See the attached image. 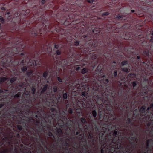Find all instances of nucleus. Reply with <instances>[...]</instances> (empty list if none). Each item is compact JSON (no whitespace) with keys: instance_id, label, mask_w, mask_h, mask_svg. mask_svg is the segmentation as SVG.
<instances>
[{"instance_id":"obj_48","label":"nucleus","mask_w":153,"mask_h":153,"mask_svg":"<svg viewBox=\"0 0 153 153\" xmlns=\"http://www.w3.org/2000/svg\"><path fill=\"white\" fill-rule=\"evenodd\" d=\"M72 94V95H77L79 94V93L77 91H75L73 92Z\"/></svg>"},{"instance_id":"obj_49","label":"nucleus","mask_w":153,"mask_h":153,"mask_svg":"<svg viewBox=\"0 0 153 153\" xmlns=\"http://www.w3.org/2000/svg\"><path fill=\"white\" fill-rule=\"evenodd\" d=\"M120 47H121V45H119V47H118V48H117V50H116L117 49H114V48H113V51H119L120 50Z\"/></svg>"},{"instance_id":"obj_27","label":"nucleus","mask_w":153,"mask_h":153,"mask_svg":"<svg viewBox=\"0 0 153 153\" xmlns=\"http://www.w3.org/2000/svg\"><path fill=\"white\" fill-rule=\"evenodd\" d=\"M6 19L2 16H0V22L1 24H4L5 23Z\"/></svg>"},{"instance_id":"obj_31","label":"nucleus","mask_w":153,"mask_h":153,"mask_svg":"<svg viewBox=\"0 0 153 153\" xmlns=\"http://www.w3.org/2000/svg\"><path fill=\"white\" fill-rule=\"evenodd\" d=\"M103 68L102 65H99L97 68L96 70H97L99 72H100L102 71Z\"/></svg>"},{"instance_id":"obj_13","label":"nucleus","mask_w":153,"mask_h":153,"mask_svg":"<svg viewBox=\"0 0 153 153\" xmlns=\"http://www.w3.org/2000/svg\"><path fill=\"white\" fill-rule=\"evenodd\" d=\"M83 66H81V67L79 66H78L76 67H75V69L76 71H79V70H80L81 71V72L82 74H84L85 73H87L88 72V68H82V69H80L82 68Z\"/></svg>"},{"instance_id":"obj_42","label":"nucleus","mask_w":153,"mask_h":153,"mask_svg":"<svg viewBox=\"0 0 153 153\" xmlns=\"http://www.w3.org/2000/svg\"><path fill=\"white\" fill-rule=\"evenodd\" d=\"M42 18V21L43 22V24L44 23V22H45L46 21V19L45 18V17L44 16H42L41 17Z\"/></svg>"},{"instance_id":"obj_29","label":"nucleus","mask_w":153,"mask_h":153,"mask_svg":"<svg viewBox=\"0 0 153 153\" xmlns=\"http://www.w3.org/2000/svg\"><path fill=\"white\" fill-rule=\"evenodd\" d=\"M131 33L126 32L125 34V36L126 37V39H127L129 38H131Z\"/></svg>"},{"instance_id":"obj_56","label":"nucleus","mask_w":153,"mask_h":153,"mask_svg":"<svg viewBox=\"0 0 153 153\" xmlns=\"http://www.w3.org/2000/svg\"><path fill=\"white\" fill-rule=\"evenodd\" d=\"M40 81H41L40 79V80H38V82H40Z\"/></svg>"},{"instance_id":"obj_59","label":"nucleus","mask_w":153,"mask_h":153,"mask_svg":"<svg viewBox=\"0 0 153 153\" xmlns=\"http://www.w3.org/2000/svg\"><path fill=\"white\" fill-rule=\"evenodd\" d=\"M2 5L3 6H4L5 5V4H4V3L2 4Z\"/></svg>"},{"instance_id":"obj_40","label":"nucleus","mask_w":153,"mask_h":153,"mask_svg":"<svg viewBox=\"0 0 153 153\" xmlns=\"http://www.w3.org/2000/svg\"><path fill=\"white\" fill-rule=\"evenodd\" d=\"M99 100H100L102 102V103L101 104H98L97 105H104V104L103 103V100H102V99H99ZM104 105H108V104H105Z\"/></svg>"},{"instance_id":"obj_61","label":"nucleus","mask_w":153,"mask_h":153,"mask_svg":"<svg viewBox=\"0 0 153 153\" xmlns=\"http://www.w3.org/2000/svg\"><path fill=\"white\" fill-rule=\"evenodd\" d=\"M98 79L99 80H100V77H98Z\"/></svg>"},{"instance_id":"obj_7","label":"nucleus","mask_w":153,"mask_h":153,"mask_svg":"<svg viewBox=\"0 0 153 153\" xmlns=\"http://www.w3.org/2000/svg\"><path fill=\"white\" fill-rule=\"evenodd\" d=\"M92 86V91L94 92V95H96V93H100L101 94L102 97L101 98L105 97L106 98V96H104L102 95V92L104 91H100V85H99L97 83H95L93 84Z\"/></svg>"},{"instance_id":"obj_5","label":"nucleus","mask_w":153,"mask_h":153,"mask_svg":"<svg viewBox=\"0 0 153 153\" xmlns=\"http://www.w3.org/2000/svg\"><path fill=\"white\" fill-rule=\"evenodd\" d=\"M19 55L20 58L18 61L19 66L22 71L25 73L27 71L28 67V66L25 64L26 53L25 52L20 53H19Z\"/></svg>"},{"instance_id":"obj_3","label":"nucleus","mask_w":153,"mask_h":153,"mask_svg":"<svg viewBox=\"0 0 153 153\" xmlns=\"http://www.w3.org/2000/svg\"><path fill=\"white\" fill-rule=\"evenodd\" d=\"M98 43L97 41H94V43L92 45V47L94 48L97 49L100 48V50L102 51L101 53H104L106 51H108V50H111L114 46V44L113 42L109 41L108 40H106V42L102 40V42L100 41V43Z\"/></svg>"},{"instance_id":"obj_25","label":"nucleus","mask_w":153,"mask_h":153,"mask_svg":"<svg viewBox=\"0 0 153 153\" xmlns=\"http://www.w3.org/2000/svg\"><path fill=\"white\" fill-rule=\"evenodd\" d=\"M26 72V75L27 76L30 78V77L32 76L33 74V71L32 70H28Z\"/></svg>"},{"instance_id":"obj_23","label":"nucleus","mask_w":153,"mask_h":153,"mask_svg":"<svg viewBox=\"0 0 153 153\" xmlns=\"http://www.w3.org/2000/svg\"><path fill=\"white\" fill-rule=\"evenodd\" d=\"M36 62L34 60H32L31 59H29L28 62V64L30 66L33 67L35 66H36L37 65Z\"/></svg>"},{"instance_id":"obj_46","label":"nucleus","mask_w":153,"mask_h":153,"mask_svg":"<svg viewBox=\"0 0 153 153\" xmlns=\"http://www.w3.org/2000/svg\"><path fill=\"white\" fill-rule=\"evenodd\" d=\"M149 42L153 44V36H150V39L149 40Z\"/></svg>"},{"instance_id":"obj_26","label":"nucleus","mask_w":153,"mask_h":153,"mask_svg":"<svg viewBox=\"0 0 153 153\" xmlns=\"http://www.w3.org/2000/svg\"><path fill=\"white\" fill-rule=\"evenodd\" d=\"M8 90L4 89H0V94H7V93H9Z\"/></svg>"},{"instance_id":"obj_32","label":"nucleus","mask_w":153,"mask_h":153,"mask_svg":"<svg viewBox=\"0 0 153 153\" xmlns=\"http://www.w3.org/2000/svg\"><path fill=\"white\" fill-rule=\"evenodd\" d=\"M110 14L109 12L107 11L103 13L101 15L102 17H104L107 16Z\"/></svg>"},{"instance_id":"obj_10","label":"nucleus","mask_w":153,"mask_h":153,"mask_svg":"<svg viewBox=\"0 0 153 153\" xmlns=\"http://www.w3.org/2000/svg\"><path fill=\"white\" fill-rule=\"evenodd\" d=\"M111 88L110 87V89L109 90H107L104 91L102 92V95L104 96H106V98L107 99H109L111 97H114V96H115L114 94V91L111 90Z\"/></svg>"},{"instance_id":"obj_45","label":"nucleus","mask_w":153,"mask_h":153,"mask_svg":"<svg viewBox=\"0 0 153 153\" xmlns=\"http://www.w3.org/2000/svg\"><path fill=\"white\" fill-rule=\"evenodd\" d=\"M46 3L45 0H42L39 1V4L43 5Z\"/></svg>"},{"instance_id":"obj_19","label":"nucleus","mask_w":153,"mask_h":153,"mask_svg":"<svg viewBox=\"0 0 153 153\" xmlns=\"http://www.w3.org/2000/svg\"><path fill=\"white\" fill-rule=\"evenodd\" d=\"M61 49H58L56 50H55V53L54 54L55 55V57L57 59H58L60 58V57H61L60 56H59L61 54Z\"/></svg>"},{"instance_id":"obj_52","label":"nucleus","mask_w":153,"mask_h":153,"mask_svg":"<svg viewBox=\"0 0 153 153\" xmlns=\"http://www.w3.org/2000/svg\"><path fill=\"white\" fill-rule=\"evenodd\" d=\"M6 55H7L6 53H2L1 54V55L3 57L6 56Z\"/></svg>"},{"instance_id":"obj_43","label":"nucleus","mask_w":153,"mask_h":153,"mask_svg":"<svg viewBox=\"0 0 153 153\" xmlns=\"http://www.w3.org/2000/svg\"><path fill=\"white\" fill-rule=\"evenodd\" d=\"M41 6H35V7H36V8H38V9H37V12L38 13H39L40 12V9H41V10L42 9L41 8V7H40Z\"/></svg>"},{"instance_id":"obj_4","label":"nucleus","mask_w":153,"mask_h":153,"mask_svg":"<svg viewBox=\"0 0 153 153\" xmlns=\"http://www.w3.org/2000/svg\"><path fill=\"white\" fill-rule=\"evenodd\" d=\"M37 85L35 83H32L30 85L26 86L25 82L21 83L19 84L18 88H19V90L24 91L25 95H28L30 93V90L27 88H31V93L33 95H35L36 93V90L37 87Z\"/></svg>"},{"instance_id":"obj_41","label":"nucleus","mask_w":153,"mask_h":153,"mask_svg":"<svg viewBox=\"0 0 153 153\" xmlns=\"http://www.w3.org/2000/svg\"><path fill=\"white\" fill-rule=\"evenodd\" d=\"M68 97V95L66 93H63L62 97L64 99H67Z\"/></svg>"},{"instance_id":"obj_17","label":"nucleus","mask_w":153,"mask_h":153,"mask_svg":"<svg viewBox=\"0 0 153 153\" xmlns=\"http://www.w3.org/2000/svg\"><path fill=\"white\" fill-rule=\"evenodd\" d=\"M101 80L105 85L107 84L109 82V80L107 78L106 75H103L101 76Z\"/></svg>"},{"instance_id":"obj_44","label":"nucleus","mask_w":153,"mask_h":153,"mask_svg":"<svg viewBox=\"0 0 153 153\" xmlns=\"http://www.w3.org/2000/svg\"><path fill=\"white\" fill-rule=\"evenodd\" d=\"M21 95V94H19V93H18L17 94L14 96V98H18L20 97Z\"/></svg>"},{"instance_id":"obj_12","label":"nucleus","mask_w":153,"mask_h":153,"mask_svg":"<svg viewBox=\"0 0 153 153\" xmlns=\"http://www.w3.org/2000/svg\"><path fill=\"white\" fill-rule=\"evenodd\" d=\"M81 39L85 42H87L92 39V37L91 35L89 34L88 32L87 34H84L82 36H81Z\"/></svg>"},{"instance_id":"obj_28","label":"nucleus","mask_w":153,"mask_h":153,"mask_svg":"<svg viewBox=\"0 0 153 153\" xmlns=\"http://www.w3.org/2000/svg\"><path fill=\"white\" fill-rule=\"evenodd\" d=\"M7 80V78L6 77H1L0 79V86H1V84L6 81Z\"/></svg>"},{"instance_id":"obj_62","label":"nucleus","mask_w":153,"mask_h":153,"mask_svg":"<svg viewBox=\"0 0 153 153\" xmlns=\"http://www.w3.org/2000/svg\"><path fill=\"white\" fill-rule=\"evenodd\" d=\"M105 10H102L101 11V12H102V11H104Z\"/></svg>"},{"instance_id":"obj_60","label":"nucleus","mask_w":153,"mask_h":153,"mask_svg":"<svg viewBox=\"0 0 153 153\" xmlns=\"http://www.w3.org/2000/svg\"><path fill=\"white\" fill-rule=\"evenodd\" d=\"M4 105V104H0V105Z\"/></svg>"},{"instance_id":"obj_18","label":"nucleus","mask_w":153,"mask_h":153,"mask_svg":"<svg viewBox=\"0 0 153 153\" xmlns=\"http://www.w3.org/2000/svg\"><path fill=\"white\" fill-rule=\"evenodd\" d=\"M48 76V72L47 71H44L43 73L42 76L43 78H41V79L43 80V79L46 80L45 82L46 83H49V81L47 79V78Z\"/></svg>"},{"instance_id":"obj_36","label":"nucleus","mask_w":153,"mask_h":153,"mask_svg":"<svg viewBox=\"0 0 153 153\" xmlns=\"http://www.w3.org/2000/svg\"><path fill=\"white\" fill-rule=\"evenodd\" d=\"M86 1L88 3L91 4H93L94 2L96 1V0H86Z\"/></svg>"},{"instance_id":"obj_8","label":"nucleus","mask_w":153,"mask_h":153,"mask_svg":"<svg viewBox=\"0 0 153 153\" xmlns=\"http://www.w3.org/2000/svg\"><path fill=\"white\" fill-rule=\"evenodd\" d=\"M49 85L47 84H45V83L44 85H42L41 88V92L40 95L43 96L44 98H46L47 97H48V95H49L50 93H47V90L48 88L49 87Z\"/></svg>"},{"instance_id":"obj_30","label":"nucleus","mask_w":153,"mask_h":153,"mask_svg":"<svg viewBox=\"0 0 153 153\" xmlns=\"http://www.w3.org/2000/svg\"><path fill=\"white\" fill-rule=\"evenodd\" d=\"M62 47L61 46L59 45V44H55L54 45V48L53 49L54 51L55 50V49H61Z\"/></svg>"},{"instance_id":"obj_58","label":"nucleus","mask_w":153,"mask_h":153,"mask_svg":"<svg viewBox=\"0 0 153 153\" xmlns=\"http://www.w3.org/2000/svg\"><path fill=\"white\" fill-rule=\"evenodd\" d=\"M82 105H85L84 103V104H83L82 103Z\"/></svg>"},{"instance_id":"obj_16","label":"nucleus","mask_w":153,"mask_h":153,"mask_svg":"<svg viewBox=\"0 0 153 153\" xmlns=\"http://www.w3.org/2000/svg\"><path fill=\"white\" fill-rule=\"evenodd\" d=\"M132 86L134 90H137L139 87L138 82L137 80H134L131 82Z\"/></svg>"},{"instance_id":"obj_50","label":"nucleus","mask_w":153,"mask_h":153,"mask_svg":"<svg viewBox=\"0 0 153 153\" xmlns=\"http://www.w3.org/2000/svg\"><path fill=\"white\" fill-rule=\"evenodd\" d=\"M57 79L58 81L59 82H62V79L60 78L59 77H57Z\"/></svg>"},{"instance_id":"obj_55","label":"nucleus","mask_w":153,"mask_h":153,"mask_svg":"<svg viewBox=\"0 0 153 153\" xmlns=\"http://www.w3.org/2000/svg\"><path fill=\"white\" fill-rule=\"evenodd\" d=\"M135 11L134 10H131V13H134L135 12Z\"/></svg>"},{"instance_id":"obj_37","label":"nucleus","mask_w":153,"mask_h":153,"mask_svg":"<svg viewBox=\"0 0 153 153\" xmlns=\"http://www.w3.org/2000/svg\"><path fill=\"white\" fill-rule=\"evenodd\" d=\"M117 76V71L116 69L114 70L113 76L115 78Z\"/></svg>"},{"instance_id":"obj_47","label":"nucleus","mask_w":153,"mask_h":153,"mask_svg":"<svg viewBox=\"0 0 153 153\" xmlns=\"http://www.w3.org/2000/svg\"><path fill=\"white\" fill-rule=\"evenodd\" d=\"M1 10H2L4 11H5L6 10V11H7L8 10V9H7L5 7H2L1 8Z\"/></svg>"},{"instance_id":"obj_15","label":"nucleus","mask_w":153,"mask_h":153,"mask_svg":"<svg viewBox=\"0 0 153 153\" xmlns=\"http://www.w3.org/2000/svg\"><path fill=\"white\" fill-rule=\"evenodd\" d=\"M136 74L135 73H130L128 74L127 76V78L128 79H130V81L132 80H135V79L136 78Z\"/></svg>"},{"instance_id":"obj_1","label":"nucleus","mask_w":153,"mask_h":153,"mask_svg":"<svg viewBox=\"0 0 153 153\" xmlns=\"http://www.w3.org/2000/svg\"><path fill=\"white\" fill-rule=\"evenodd\" d=\"M68 56H70L67 59H62L61 57L57 59L64 67H66L68 68H71L73 67V64H75L76 65L79 63V61L76 60L80 59L81 54L76 52H71V50H68L67 52Z\"/></svg>"},{"instance_id":"obj_64","label":"nucleus","mask_w":153,"mask_h":153,"mask_svg":"<svg viewBox=\"0 0 153 153\" xmlns=\"http://www.w3.org/2000/svg\"><path fill=\"white\" fill-rule=\"evenodd\" d=\"M94 7V6H92V7Z\"/></svg>"},{"instance_id":"obj_20","label":"nucleus","mask_w":153,"mask_h":153,"mask_svg":"<svg viewBox=\"0 0 153 153\" xmlns=\"http://www.w3.org/2000/svg\"><path fill=\"white\" fill-rule=\"evenodd\" d=\"M3 15L4 17L6 18L8 21H10L11 20L12 15L9 12L3 13Z\"/></svg>"},{"instance_id":"obj_11","label":"nucleus","mask_w":153,"mask_h":153,"mask_svg":"<svg viewBox=\"0 0 153 153\" xmlns=\"http://www.w3.org/2000/svg\"><path fill=\"white\" fill-rule=\"evenodd\" d=\"M25 46L23 45V42L20 41L18 43L16 44V45L13 47L11 49L12 53H14V51L16 52L19 51L20 49H23Z\"/></svg>"},{"instance_id":"obj_39","label":"nucleus","mask_w":153,"mask_h":153,"mask_svg":"<svg viewBox=\"0 0 153 153\" xmlns=\"http://www.w3.org/2000/svg\"><path fill=\"white\" fill-rule=\"evenodd\" d=\"M100 31L99 29L97 30L96 29H94L93 30V32L96 34L99 33Z\"/></svg>"},{"instance_id":"obj_21","label":"nucleus","mask_w":153,"mask_h":153,"mask_svg":"<svg viewBox=\"0 0 153 153\" xmlns=\"http://www.w3.org/2000/svg\"><path fill=\"white\" fill-rule=\"evenodd\" d=\"M115 19L118 21L126 20L125 16H123V15H118L115 18Z\"/></svg>"},{"instance_id":"obj_9","label":"nucleus","mask_w":153,"mask_h":153,"mask_svg":"<svg viewBox=\"0 0 153 153\" xmlns=\"http://www.w3.org/2000/svg\"><path fill=\"white\" fill-rule=\"evenodd\" d=\"M128 65V62L127 60H123L121 63V69L122 71L126 73H129L131 71L130 68V66L128 65V67H123L126 65Z\"/></svg>"},{"instance_id":"obj_57","label":"nucleus","mask_w":153,"mask_h":153,"mask_svg":"<svg viewBox=\"0 0 153 153\" xmlns=\"http://www.w3.org/2000/svg\"><path fill=\"white\" fill-rule=\"evenodd\" d=\"M141 36V35H139L138 36V38H140V37Z\"/></svg>"},{"instance_id":"obj_38","label":"nucleus","mask_w":153,"mask_h":153,"mask_svg":"<svg viewBox=\"0 0 153 153\" xmlns=\"http://www.w3.org/2000/svg\"><path fill=\"white\" fill-rule=\"evenodd\" d=\"M15 16H16V17L17 18V19L19 20V22H20L21 20V18L19 17L20 16V14L19 13H16L15 14Z\"/></svg>"},{"instance_id":"obj_24","label":"nucleus","mask_w":153,"mask_h":153,"mask_svg":"<svg viewBox=\"0 0 153 153\" xmlns=\"http://www.w3.org/2000/svg\"><path fill=\"white\" fill-rule=\"evenodd\" d=\"M59 90V88L57 86H54L51 88V92H53L55 93H57Z\"/></svg>"},{"instance_id":"obj_6","label":"nucleus","mask_w":153,"mask_h":153,"mask_svg":"<svg viewBox=\"0 0 153 153\" xmlns=\"http://www.w3.org/2000/svg\"><path fill=\"white\" fill-rule=\"evenodd\" d=\"M28 34L30 36V40H27V45H30L31 44L30 43V41H33L34 44L35 43V42L36 43V41H34V39H32V38H35L38 36L41 35L42 33L40 32H38L34 28H30L28 31Z\"/></svg>"},{"instance_id":"obj_22","label":"nucleus","mask_w":153,"mask_h":153,"mask_svg":"<svg viewBox=\"0 0 153 153\" xmlns=\"http://www.w3.org/2000/svg\"><path fill=\"white\" fill-rule=\"evenodd\" d=\"M136 62L137 63L138 65H141L142 63H144V62H143V59L140 56H137L136 59Z\"/></svg>"},{"instance_id":"obj_54","label":"nucleus","mask_w":153,"mask_h":153,"mask_svg":"<svg viewBox=\"0 0 153 153\" xmlns=\"http://www.w3.org/2000/svg\"><path fill=\"white\" fill-rule=\"evenodd\" d=\"M124 105H134V104H132V105L130 104V105H129V104H128V105H127V104H125Z\"/></svg>"},{"instance_id":"obj_34","label":"nucleus","mask_w":153,"mask_h":153,"mask_svg":"<svg viewBox=\"0 0 153 153\" xmlns=\"http://www.w3.org/2000/svg\"><path fill=\"white\" fill-rule=\"evenodd\" d=\"M80 41L79 40H77L74 42V45L75 46H78L79 45Z\"/></svg>"},{"instance_id":"obj_14","label":"nucleus","mask_w":153,"mask_h":153,"mask_svg":"<svg viewBox=\"0 0 153 153\" xmlns=\"http://www.w3.org/2000/svg\"><path fill=\"white\" fill-rule=\"evenodd\" d=\"M82 88H84L85 91L82 92V95L83 97H87L88 94V91L89 90L88 89L89 88L88 85H84Z\"/></svg>"},{"instance_id":"obj_35","label":"nucleus","mask_w":153,"mask_h":153,"mask_svg":"<svg viewBox=\"0 0 153 153\" xmlns=\"http://www.w3.org/2000/svg\"><path fill=\"white\" fill-rule=\"evenodd\" d=\"M143 54L146 57L148 56L149 55V51H145L143 52Z\"/></svg>"},{"instance_id":"obj_2","label":"nucleus","mask_w":153,"mask_h":153,"mask_svg":"<svg viewBox=\"0 0 153 153\" xmlns=\"http://www.w3.org/2000/svg\"><path fill=\"white\" fill-rule=\"evenodd\" d=\"M148 80V79L145 80V82L147 83L146 85L145 86L142 87V90L137 95L138 97L137 99L136 98L134 99L135 102L136 103L137 105H153V103L151 104L150 105L148 104V101L150 99V98L148 96L144 97H142L149 94Z\"/></svg>"},{"instance_id":"obj_33","label":"nucleus","mask_w":153,"mask_h":153,"mask_svg":"<svg viewBox=\"0 0 153 153\" xmlns=\"http://www.w3.org/2000/svg\"><path fill=\"white\" fill-rule=\"evenodd\" d=\"M17 79V77H13L11 78L10 79V82L11 83H13Z\"/></svg>"},{"instance_id":"obj_63","label":"nucleus","mask_w":153,"mask_h":153,"mask_svg":"<svg viewBox=\"0 0 153 153\" xmlns=\"http://www.w3.org/2000/svg\"><path fill=\"white\" fill-rule=\"evenodd\" d=\"M70 105L69 104H68L67 105Z\"/></svg>"},{"instance_id":"obj_51","label":"nucleus","mask_w":153,"mask_h":153,"mask_svg":"<svg viewBox=\"0 0 153 153\" xmlns=\"http://www.w3.org/2000/svg\"><path fill=\"white\" fill-rule=\"evenodd\" d=\"M72 16V15H68V17H66L65 16V17L67 19H68L69 18H71V16Z\"/></svg>"},{"instance_id":"obj_53","label":"nucleus","mask_w":153,"mask_h":153,"mask_svg":"<svg viewBox=\"0 0 153 153\" xmlns=\"http://www.w3.org/2000/svg\"><path fill=\"white\" fill-rule=\"evenodd\" d=\"M150 32V34L151 35V36H153V30H152V31Z\"/></svg>"}]
</instances>
